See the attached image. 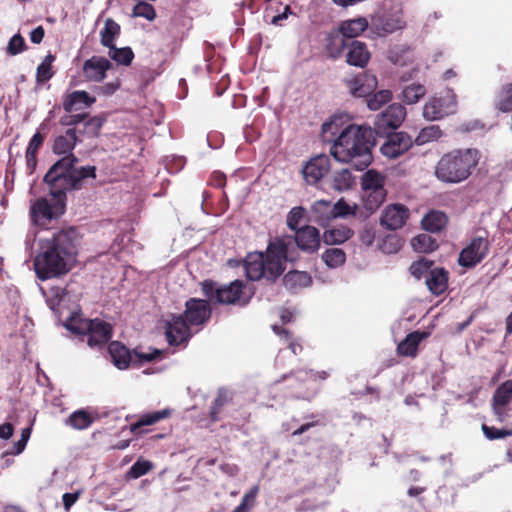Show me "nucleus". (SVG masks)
Segmentation results:
<instances>
[{
    "label": "nucleus",
    "instance_id": "obj_1",
    "mask_svg": "<svg viewBox=\"0 0 512 512\" xmlns=\"http://www.w3.org/2000/svg\"><path fill=\"white\" fill-rule=\"evenodd\" d=\"M340 118L334 116L322 124V136L331 141L328 134L338 137L331 146L330 153L340 163L350 164L354 169L363 171L373 161L372 149L376 145L375 131L366 125L349 124L339 129Z\"/></svg>",
    "mask_w": 512,
    "mask_h": 512
},
{
    "label": "nucleus",
    "instance_id": "obj_2",
    "mask_svg": "<svg viewBox=\"0 0 512 512\" xmlns=\"http://www.w3.org/2000/svg\"><path fill=\"white\" fill-rule=\"evenodd\" d=\"M80 236L76 228L69 227L53 233L42 245V253L35 261L37 277L44 281L66 274L76 260Z\"/></svg>",
    "mask_w": 512,
    "mask_h": 512
},
{
    "label": "nucleus",
    "instance_id": "obj_3",
    "mask_svg": "<svg viewBox=\"0 0 512 512\" xmlns=\"http://www.w3.org/2000/svg\"><path fill=\"white\" fill-rule=\"evenodd\" d=\"M79 159L75 154L57 160L45 174L43 181L49 187V194L59 202V207L66 206L67 192L82 189L88 178H96V167L87 165L77 167Z\"/></svg>",
    "mask_w": 512,
    "mask_h": 512
},
{
    "label": "nucleus",
    "instance_id": "obj_4",
    "mask_svg": "<svg viewBox=\"0 0 512 512\" xmlns=\"http://www.w3.org/2000/svg\"><path fill=\"white\" fill-rule=\"evenodd\" d=\"M288 244L289 241L286 238H276L269 242L265 254L262 252L248 254L245 259L247 278L252 281L265 278L274 282L285 270Z\"/></svg>",
    "mask_w": 512,
    "mask_h": 512
},
{
    "label": "nucleus",
    "instance_id": "obj_5",
    "mask_svg": "<svg viewBox=\"0 0 512 512\" xmlns=\"http://www.w3.org/2000/svg\"><path fill=\"white\" fill-rule=\"evenodd\" d=\"M480 160L477 149H456L444 154L435 166V177L442 183L458 184L472 174Z\"/></svg>",
    "mask_w": 512,
    "mask_h": 512
},
{
    "label": "nucleus",
    "instance_id": "obj_6",
    "mask_svg": "<svg viewBox=\"0 0 512 512\" xmlns=\"http://www.w3.org/2000/svg\"><path fill=\"white\" fill-rule=\"evenodd\" d=\"M243 283L235 280L229 284H220L213 280H204L201 283V290L204 296L211 303L234 304L242 294Z\"/></svg>",
    "mask_w": 512,
    "mask_h": 512
},
{
    "label": "nucleus",
    "instance_id": "obj_7",
    "mask_svg": "<svg viewBox=\"0 0 512 512\" xmlns=\"http://www.w3.org/2000/svg\"><path fill=\"white\" fill-rule=\"evenodd\" d=\"M385 177L375 169L367 170L361 178V187L365 193L364 206L369 211L376 210L386 198Z\"/></svg>",
    "mask_w": 512,
    "mask_h": 512
},
{
    "label": "nucleus",
    "instance_id": "obj_8",
    "mask_svg": "<svg viewBox=\"0 0 512 512\" xmlns=\"http://www.w3.org/2000/svg\"><path fill=\"white\" fill-rule=\"evenodd\" d=\"M368 26L369 23L365 17H358L341 22L338 29L340 34L331 35L328 38L327 49L330 55L334 58L338 57L346 47L344 38H356L361 35Z\"/></svg>",
    "mask_w": 512,
    "mask_h": 512
},
{
    "label": "nucleus",
    "instance_id": "obj_9",
    "mask_svg": "<svg viewBox=\"0 0 512 512\" xmlns=\"http://www.w3.org/2000/svg\"><path fill=\"white\" fill-rule=\"evenodd\" d=\"M457 99L453 90L448 89L443 93L433 96L423 107V117L428 121L441 120L456 113Z\"/></svg>",
    "mask_w": 512,
    "mask_h": 512
},
{
    "label": "nucleus",
    "instance_id": "obj_10",
    "mask_svg": "<svg viewBox=\"0 0 512 512\" xmlns=\"http://www.w3.org/2000/svg\"><path fill=\"white\" fill-rule=\"evenodd\" d=\"M406 109L399 103L389 105L383 112L378 114L374 121L375 135L385 134L388 130L397 129L405 120Z\"/></svg>",
    "mask_w": 512,
    "mask_h": 512
},
{
    "label": "nucleus",
    "instance_id": "obj_11",
    "mask_svg": "<svg viewBox=\"0 0 512 512\" xmlns=\"http://www.w3.org/2000/svg\"><path fill=\"white\" fill-rule=\"evenodd\" d=\"M512 379L504 381L494 391L491 408L497 421L504 422L512 410Z\"/></svg>",
    "mask_w": 512,
    "mask_h": 512
},
{
    "label": "nucleus",
    "instance_id": "obj_12",
    "mask_svg": "<svg viewBox=\"0 0 512 512\" xmlns=\"http://www.w3.org/2000/svg\"><path fill=\"white\" fill-rule=\"evenodd\" d=\"M64 211L65 207L60 209L57 199L53 198V203H50L46 198H40L31 205L30 217L34 224L46 225Z\"/></svg>",
    "mask_w": 512,
    "mask_h": 512
},
{
    "label": "nucleus",
    "instance_id": "obj_13",
    "mask_svg": "<svg viewBox=\"0 0 512 512\" xmlns=\"http://www.w3.org/2000/svg\"><path fill=\"white\" fill-rule=\"evenodd\" d=\"M488 250L489 242L487 238L482 236L475 237L471 240L470 244L461 251L458 263L462 267H473L486 257Z\"/></svg>",
    "mask_w": 512,
    "mask_h": 512
},
{
    "label": "nucleus",
    "instance_id": "obj_14",
    "mask_svg": "<svg viewBox=\"0 0 512 512\" xmlns=\"http://www.w3.org/2000/svg\"><path fill=\"white\" fill-rule=\"evenodd\" d=\"M413 145V140L406 132H394L389 134L386 141L380 147L383 156L395 159L407 152Z\"/></svg>",
    "mask_w": 512,
    "mask_h": 512
},
{
    "label": "nucleus",
    "instance_id": "obj_15",
    "mask_svg": "<svg viewBox=\"0 0 512 512\" xmlns=\"http://www.w3.org/2000/svg\"><path fill=\"white\" fill-rule=\"evenodd\" d=\"M211 303L208 299L190 298L185 303L184 317L192 326L201 325L209 320L211 316Z\"/></svg>",
    "mask_w": 512,
    "mask_h": 512
},
{
    "label": "nucleus",
    "instance_id": "obj_16",
    "mask_svg": "<svg viewBox=\"0 0 512 512\" xmlns=\"http://www.w3.org/2000/svg\"><path fill=\"white\" fill-rule=\"evenodd\" d=\"M330 159L325 154L312 157L302 168L305 181L310 184L318 183L329 171Z\"/></svg>",
    "mask_w": 512,
    "mask_h": 512
},
{
    "label": "nucleus",
    "instance_id": "obj_17",
    "mask_svg": "<svg viewBox=\"0 0 512 512\" xmlns=\"http://www.w3.org/2000/svg\"><path fill=\"white\" fill-rule=\"evenodd\" d=\"M189 323L183 315H172L166 322V338L170 345H180L190 337Z\"/></svg>",
    "mask_w": 512,
    "mask_h": 512
},
{
    "label": "nucleus",
    "instance_id": "obj_18",
    "mask_svg": "<svg viewBox=\"0 0 512 512\" xmlns=\"http://www.w3.org/2000/svg\"><path fill=\"white\" fill-rule=\"evenodd\" d=\"M84 336H87L89 347L101 349L112 337V326L103 320L92 319L91 326Z\"/></svg>",
    "mask_w": 512,
    "mask_h": 512
},
{
    "label": "nucleus",
    "instance_id": "obj_19",
    "mask_svg": "<svg viewBox=\"0 0 512 512\" xmlns=\"http://www.w3.org/2000/svg\"><path fill=\"white\" fill-rule=\"evenodd\" d=\"M346 87L354 97H366L370 95L377 87V79L374 75L360 73L351 78H346Z\"/></svg>",
    "mask_w": 512,
    "mask_h": 512
},
{
    "label": "nucleus",
    "instance_id": "obj_20",
    "mask_svg": "<svg viewBox=\"0 0 512 512\" xmlns=\"http://www.w3.org/2000/svg\"><path fill=\"white\" fill-rule=\"evenodd\" d=\"M409 217V210L403 204H392L385 208L380 219L382 226L389 230H397L404 226Z\"/></svg>",
    "mask_w": 512,
    "mask_h": 512
},
{
    "label": "nucleus",
    "instance_id": "obj_21",
    "mask_svg": "<svg viewBox=\"0 0 512 512\" xmlns=\"http://www.w3.org/2000/svg\"><path fill=\"white\" fill-rule=\"evenodd\" d=\"M321 237L314 226L306 225L295 232L298 248L306 253H314L319 249Z\"/></svg>",
    "mask_w": 512,
    "mask_h": 512
},
{
    "label": "nucleus",
    "instance_id": "obj_22",
    "mask_svg": "<svg viewBox=\"0 0 512 512\" xmlns=\"http://www.w3.org/2000/svg\"><path fill=\"white\" fill-rule=\"evenodd\" d=\"M95 102L96 98L90 96L88 92L76 90L63 96L62 107L66 113H72L90 108Z\"/></svg>",
    "mask_w": 512,
    "mask_h": 512
},
{
    "label": "nucleus",
    "instance_id": "obj_23",
    "mask_svg": "<svg viewBox=\"0 0 512 512\" xmlns=\"http://www.w3.org/2000/svg\"><path fill=\"white\" fill-rule=\"evenodd\" d=\"M112 67L111 62L100 56H93L83 65V73L89 80L100 82L106 77V72Z\"/></svg>",
    "mask_w": 512,
    "mask_h": 512
},
{
    "label": "nucleus",
    "instance_id": "obj_24",
    "mask_svg": "<svg viewBox=\"0 0 512 512\" xmlns=\"http://www.w3.org/2000/svg\"><path fill=\"white\" fill-rule=\"evenodd\" d=\"M81 142L76 128H68L64 134L55 137L52 152L56 155L70 156L77 143Z\"/></svg>",
    "mask_w": 512,
    "mask_h": 512
},
{
    "label": "nucleus",
    "instance_id": "obj_25",
    "mask_svg": "<svg viewBox=\"0 0 512 512\" xmlns=\"http://www.w3.org/2000/svg\"><path fill=\"white\" fill-rule=\"evenodd\" d=\"M334 219L335 214H333L332 203L330 201L318 200L312 204L309 221L326 227Z\"/></svg>",
    "mask_w": 512,
    "mask_h": 512
},
{
    "label": "nucleus",
    "instance_id": "obj_26",
    "mask_svg": "<svg viewBox=\"0 0 512 512\" xmlns=\"http://www.w3.org/2000/svg\"><path fill=\"white\" fill-rule=\"evenodd\" d=\"M346 47H348L346 54L347 63L351 66L364 68L370 59V52L366 44L358 40H353L350 44L346 43Z\"/></svg>",
    "mask_w": 512,
    "mask_h": 512
},
{
    "label": "nucleus",
    "instance_id": "obj_27",
    "mask_svg": "<svg viewBox=\"0 0 512 512\" xmlns=\"http://www.w3.org/2000/svg\"><path fill=\"white\" fill-rule=\"evenodd\" d=\"M425 284L432 294L441 295L448 287V271L444 268H433L426 275Z\"/></svg>",
    "mask_w": 512,
    "mask_h": 512
},
{
    "label": "nucleus",
    "instance_id": "obj_28",
    "mask_svg": "<svg viewBox=\"0 0 512 512\" xmlns=\"http://www.w3.org/2000/svg\"><path fill=\"white\" fill-rule=\"evenodd\" d=\"M355 185V177L347 168H342L332 172L330 176V186L337 192H346Z\"/></svg>",
    "mask_w": 512,
    "mask_h": 512
},
{
    "label": "nucleus",
    "instance_id": "obj_29",
    "mask_svg": "<svg viewBox=\"0 0 512 512\" xmlns=\"http://www.w3.org/2000/svg\"><path fill=\"white\" fill-rule=\"evenodd\" d=\"M284 286L293 293L306 288L312 284V278L305 271L292 270L285 274L283 278Z\"/></svg>",
    "mask_w": 512,
    "mask_h": 512
},
{
    "label": "nucleus",
    "instance_id": "obj_30",
    "mask_svg": "<svg viewBox=\"0 0 512 512\" xmlns=\"http://www.w3.org/2000/svg\"><path fill=\"white\" fill-rule=\"evenodd\" d=\"M113 364L119 369H126L132 362L130 350L118 341H113L108 346Z\"/></svg>",
    "mask_w": 512,
    "mask_h": 512
},
{
    "label": "nucleus",
    "instance_id": "obj_31",
    "mask_svg": "<svg viewBox=\"0 0 512 512\" xmlns=\"http://www.w3.org/2000/svg\"><path fill=\"white\" fill-rule=\"evenodd\" d=\"M428 336L426 332L409 333L397 346V352L403 356H415L420 342Z\"/></svg>",
    "mask_w": 512,
    "mask_h": 512
},
{
    "label": "nucleus",
    "instance_id": "obj_32",
    "mask_svg": "<svg viewBox=\"0 0 512 512\" xmlns=\"http://www.w3.org/2000/svg\"><path fill=\"white\" fill-rule=\"evenodd\" d=\"M372 25L378 35L384 36L402 29L403 22L398 17L381 15L373 20Z\"/></svg>",
    "mask_w": 512,
    "mask_h": 512
},
{
    "label": "nucleus",
    "instance_id": "obj_33",
    "mask_svg": "<svg viewBox=\"0 0 512 512\" xmlns=\"http://www.w3.org/2000/svg\"><path fill=\"white\" fill-rule=\"evenodd\" d=\"M353 235L352 229L345 225H339L325 230L322 240L327 245H340L349 240Z\"/></svg>",
    "mask_w": 512,
    "mask_h": 512
},
{
    "label": "nucleus",
    "instance_id": "obj_34",
    "mask_svg": "<svg viewBox=\"0 0 512 512\" xmlns=\"http://www.w3.org/2000/svg\"><path fill=\"white\" fill-rule=\"evenodd\" d=\"M447 215L438 210H431L422 219L421 224L424 230L437 233L440 232L447 224Z\"/></svg>",
    "mask_w": 512,
    "mask_h": 512
},
{
    "label": "nucleus",
    "instance_id": "obj_35",
    "mask_svg": "<svg viewBox=\"0 0 512 512\" xmlns=\"http://www.w3.org/2000/svg\"><path fill=\"white\" fill-rule=\"evenodd\" d=\"M91 322L92 319L83 318L82 314L72 312L71 315L66 319L64 326L71 333L84 336L86 331L89 330Z\"/></svg>",
    "mask_w": 512,
    "mask_h": 512
},
{
    "label": "nucleus",
    "instance_id": "obj_36",
    "mask_svg": "<svg viewBox=\"0 0 512 512\" xmlns=\"http://www.w3.org/2000/svg\"><path fill=\"white\" fill-rule=\"evenodd\" d=\"M121 32L120 25L112 18H107L104 22V27L100 31V42L104 47L114 45L115 40L119 37Z\"/></svg>",
    "mask_w": 512,
    "mask_h": 512
},
{
    "label": "nucleus",
    "instance_id": "obj_37",
    "mask_svg": "<svg viewBox=\"0 0 512 512\" xmlns=\"http://www.w3.org/2000/svg\"><path fill=\"white\" fill-rule=\"evenodd\" d=\"M65 423L74 429L82 430L88 428L93 423L92 416L84 409L73 412Z\"/></svg>",
    "mask_w": 512,
    "mask_h": 512
},
{
    "label": "nucleus",
    "instance_id": "obj_38",
    "mask_svg": "<svg viewBox=\"0 0 512 512\" xmlns=\"http://www.w3.org/2000/svg\"><path fill=\"white\" fill-rule=\"evenodd\" d=\"M411 246L416 252L428 253L437 249V241L428 234H419L411 240Z\"/></svg>",
    "mask_w": 512,
    "mask_h": 512
},
{
    "label": "nucleus",
    "instance_id": "obj_39",
    "mask_svg": "<svg viewBox=\"0 0 512 512\" xmlns=\"http://www.w3.org/2000/svg\"><path fill=\"white\" fill-rule=\"evenodd\" d=\"M108 49V56L118 64L128 66L134 58V53L130 47L117 48L114 44Z\"/></svg>",
    "mask_w": 512,
    "mask_h": 512
},
{
    "label": "nucleus",
    "instance_id": "obj_40",
    "mask_svg": "<svg viewBox=\"0 0 512 512\" xmlns=\"http://www.w3.org/2000/svg\"><path fill=\"white\" fill-rule=\"evenodd\" d=\"M426 94V88L421 84L412 83L402 91V100L411 105L417 103Z\"/></svg>",
    "mask_w": 512,
    "mask_h": 512
},
{
    "label": "nucleus",
    "instance_id": "obj_41",
    "mask_svg": "<svg viewBox=\"0 0 512 512\" xmlns=\"http://www.w3.org/2000/svg\"><path fill=\"white\" fill-rule=\"evenodd\" d=\"M322 260L329 268H337L345 263L346 254L340 248H329L322 254Z\"/></svg>",
    "mask_w": 512,
    "mask_h": 512
},
{
    "label": "nucleus",
    "instance_id": "obj_42",
    "mask_svg": "<svg viewBox=\"0 0 512 512\" xmlns=\"http://www.w3.org/2000/svg\"><path fill=\"white\" fill-rule=\"evenodd\" d=\"M168 415L169 410L167 409L142 415L136 423L131 425V431L136 432L139 428L143 426L153 425L158 421L166 418Z\"/></svg>",
    "mask_w": 512,
    "mask_h": 512
},
{
    "label": "nucleus",
    "instance_id": "obj_43",
    "mask_svg": "<svg viewBox=\"0 0 512 512\" xmlns=\"http://www.w3.org/2000/svg\"><path fill=\"white\" fill-rule=\"evenodd\" d=\"M231 400L232 394L230 393V391H228L225 388L218 389L217 397L215 398L210 411V417L212 421L215 422L219 420L218 414L220 413L222 407L225 404L229 403Z\"/></svg>",
    "mask_w": 512,
    "mask_h": 512
},
{
    "label": "nucleus",
    "instance_id": "obj_44",
    "mask_svg": "<svg viewBox=\"0 0 512 512\" xmlns=\"http://www.w3.org/2000/svg\"><path fill=\"white\" fill-rule=\"evenodd\" d=\"M367 97V107L370 110H379L383 105L390 102L392 99V93L390 90H380L375 93H371Z\"/></svg>",
    "mask_w": 512,
    "mask_h": 512
},
{
    "label": "nucleus",
    "instance_id": "obj_45",
    "mask_svg": "<svg viewBox=\"0 0 512 512\" xmlns=\"http://www.w3.org/2000/svg\"><path fill=\"white\" fill-rule=\"evenodd\" d=\"M105 117L93 116L87 117L84 122V129L79 131L80 134L87 135L88 137H97L100 134V130L105 122Z\"/></svg>",
    "mask_w": 512,
    "mask_h": 512
},
{
    "label": "nucleus",
    "instance_id": "obj_46",
    "mask_svg": "<svg viewBox=\"0 0 512 512\" xmlns=\"http://www.w3.org/2000/svg\"><path fill=\"white\" fill-rule=\"evenodd\" d=\"M442 132L438 125H431L423 128L415 139V143L418 146L424 145L427 142L437 140L441 136Z\"/></svg>",
    "mask_w": 512,
    "mask_h": 512
},
{
    "label": "nucleus",
    "instance_id": "obj_47",
    "mask_svg": "<svg viewBox=\"0 0 512 512\" xmlns=\"http://www.w3.org/2000/svg\"><path fill=\"white\" fill-rule=\"evenodd\" d=\"M258 492L259 486H253L247 493L243 495L241 503L232 512H250L254 506Z\"/></svg>",
    "mask_w": 512,
    "mask_h": 512
},
{
    "label": "nucleus",
    "instance_id": "obj_48",
    "mask_svg": "<svg viewBox=\"0 0 512 512\" xmlns=\"http://www.w3.org/2000/svg\"><path fill=\"white\" fill-rule=\"evenodd\" d=\"M433 262L426 260V259H420L418 261H415L411 264L409 270L410 273L416 278L421 279L422 277L426 278V275L429 274L432 268Z\"/></svg>",
    "mask_w": 512,
    "mask_h": 512
},
{
    "label": "nucleus",
    "instance_id": "obj_49",
    "mask_svg": "<svg viewBox=\"0 0 512 512\" xmlns=\"http://www.w3.org/2000/svg\"><path fill=\"white\" fill-rule=\"evenodd\" d=\"M152 468V463L147 460L138 459L127 472V476L131 479H137L146 473H148Z\"/></svg>",
    "mask_w": 512,
    "mask_h": 512
},
{
    "label": "nucleus",
    "instance_id": "obj_50",
    "mask_svg": "<svg viewBox=\"0 0 512 512\" xmlns=\"http://www.w3.org/2000/svg\"><path fill=\"white\" fill-rule=\"evenodd\" d=\"M497 107L502 112L512 111V83L503 87Z\"/></svg>",
    "mask_w": 512,
    "mask_h": 512
},
{
    "label": "nucleus",
    "instance_id": "obj_51",
    "mask_svg": "<svg viewBox=\"0 0 512 512\" xmlns=\"http://www.w3.org/2000/svg\"><path fill=\"white\" fill-rule=\"evenodd\" d=\"M134 17H142L149 21H152L156 17L154 7L146 2H138L133 8Z\"/></svg>",
    "mask_w": 512,
    "mask_h": 512
},
{
    "label": "nucleus",
    "instance_id": "obj_52",
    "mask_svg": "<svg viewBox=\"0 0 512 512\" xmlns=\"http://www.w3.org/2000/svg\"><path fill=\"white\" fill-rule=\"evenodd\" d=\"M304 214H305V209L303 207L298 206V207L292 208L287 215V219H286L287 226L295 232L297 230H299L300 228L298 226H299L300 221L304 218Z\"/></svg>",
    "mask_w": 512,
    "mask_h": 512
},
{
    "label": "nucleus",
    "instance_id": "obj_53",
    "mask_svg": "<svg viewBox=\"0 0 512 512\" xmlns=\"http://www.w3.org/2000/svg\"><path fill=\"white\" fill-rule=\"evenodd\" d=\"M482 431L488 440H497L506 438L512 435V427L510 429H497L486 424L482 425Z\"/></svg>",
    "mask_w": 512,
    "mask_h": 512
},
{
    "label": "nucleus",
    "instance_id": "obj_54",
    "mask_svg": "<svg viewBox=\"0 0 512 512\" xmlns=\"http://www.w3.org/2000/svg\"><path fill=\"white\" fill-rule=\"evenodd\" d=\"M26 43L24 38L19 34H15L9 40L7 46V53L11 56L18 55L26 50Z\"/></svg>",
    "mask_w": 512,
    "mask_h": 512
},
{
    "label": "nucleus",
    "instance_id": "obj_55",
    "mask_svg": "<svg viewBox=\"0 0 512 512\" xmlns=\"http://www.w3.org/2000/svg\"><path fill=\"white\" fill-rule=\"evenodd\" d=\"M88 117V113H77V114H71L66 113L64 116H62L59 120V124L61 126H65L68 128H75L76 125L83 122Z\"/></svg>",
    "mask_w": 512,
    "mask_h": 512
},
{
    "label": "nucleus",
    "instance_id": "obj_56",
    "mask_svg": "<svg viewBox=\"0 0 512 512\" xmlns=\"http://www.w3.org/2000/svg\"><path fill=\"white\" fill-rule=\"evenodd\" d=\"M355 208H352L344 199H339L335 204H332L333 214L335 219L338 217H346L348 215H355Z\"/></svg>",
    "mask_w": 512,
    "mask_h": 512
},
{
    "label": "nucleus",
    "instance_id": "obj_57",
    "mask_svg": "<svg viewBox=\"0 0 512 512\" xmlns=\"http://www.w3.org/2000/svg\"><path fill=\"white\" fill-rule=\"evenodd\" d=\"M65 296L66 290L64 288L57 287L51 289V296L47 298V304L50 309L56 312Z\"/></svg>",
    "mask_w": 512,
    "mask_h": 512
},
{
    "label": "nucleus",
    "instance_id": "obj_58",
    "mask_svg": "<svg viewBox=\"0 0 512 512\" xmlns=\"http://www.w3.org/2000/svg\"><path fill=\"white\" fill-rule=\"evenodd\" d=\"M401 247H402L401 239L395 235H391V236H387L384 239L383 245H382V250L385 253L391 254V253L398 252Z\"/></svg>",
    "mask_w": 512,
    "mask_h": 512
},
{
    "label": "nucleus",
    "instance_id": "obj_59",
    "mask_svg": "<svg viewBox=\"0 0 512 512\" xmlns=\"http://www.w3.org/2000/svg\"><path fill=\"white\" fill-rule=\"evenodd\" d=\"M54 76L52 66L40 63L36 70V82L37 84H43L49 81Z\"/></svg>",
    "mask_w": 512,
    "mask_h": 512
},
{
    "label": "nucleus",
    "instance_id": "obj_60",
    "mask_svg": "<svg viewBox=\"0 0 512 512\" xmlns=\"http://www.w3.org/2000/svg\"><path fill=\"white\" fill-rule=\"evenodd\" d=\"M44 141V136L39 132H36L29 141L28 147L26 149L27 153L37 154L39 148L42 146Z\"/></svg>",
    "mask_w": 512,
    "mask_h": 512
},
{
    "label": "nucleus",
    "instance_id": "obj_61",
    "mask_svg": "<svg viewBox=\"0 0 512 512\" xmlns=\"http://www.w3.org/2000/svg\"><path fill=\"white\" fill-rule=\"evenodd\" d=\"M296 374L297 379L304 380L305 377L309 376L310 378H319V379H326L328 377L327 372L321 371V372H313L312 370L306 371V370H299L297 372H292L291 375Z\"/></svg>",
    "mask_w": 512,
    "mask_h": 512
},
{
    "label": "nucleus",
    "instance_id": "obj_62",
    "mask_svg": "<svg viewBox=\"0 0 512 512\" xmlns=\"http://www.w3.org/2000/svg\"><path fill=\"white\" fill-rule=\"evenodd\" d=\"M359 239L366 246L372 245V243L374 242V239H375L374 229L372 227H368V226L364 227L359 232Z\"/></svg>",
    "mask_w": 512,
    "mask_h": 512
},
{
    "label": "nucleus",
    "instance_id": "obj_63",
    "mask_svg": "<svg viewBox=\"0 0 512 512\" xmlns=\"http://www.w3.org/2000/svg\"><path fill=\"white\" fill-rule=\"evenodd\" d=\"M134 355L138 358V362L140 364L145 362H151L155 360L159 355L160 352L158 350H155L153 353H139L137 350H134Z\"/></svg>",
    "mask_w": 512,
    "mask_h": 512
},
{
    "label": "nucleus",
    "instance_id": "obj_64",
    "mask_svg": "<svg viewBox=\"0 0 512 512\" xmlns=\"http://www.w3.org/2000/svg\"><path fill=\"white\" fill-rule=\"evenodd\" d=\"M44 28L42 26H38L30 32V40L34 44H40L44 38Z\"/></svg>",
    "mask_w": 512,
    "mask_h": 512
}]
</instances>
